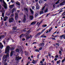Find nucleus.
I'll use <instances>...</instances> for the list:
<instances>
[{
  "label": "nucleus",
  "mask_w": 65,
  "mask_h": 65,
  "mask_svg": "<svg viewBox=\"0 0 65 65\" xmlns=\"http://www.w3.org/2000/svg\"><path fill=\"white\" fill-rule=\"evenodd\" d=\"M29 19L30 20H32L33 19V16L30 15L29 16Z\"/></svg>",
  "instance_id": "nucleus-14"
},
{
  "label": "nucleus",
  "mask_w": 65,
  "mask_h": 65,
  "mask_svg": "<svg viewBox=\"0 0 65 65\" xmlns=\"http://www.w3.org/2000/svg\"><path fill=\"white\" fill-rule=\"evenodd\" d=\"M15 3L17 6L20 8V3L18 1H17L15 2Z\"/></svg>",
  "instance_id": "nucleus-7"
},
{
  "label": "nucleus",
  "mask_w": 65,
  "mask_h": 65,
  "mask_svg": "<svg viewBox=\"0 0 65 65\" xmlns=\"http://www.w3.org/2000/svg\"><path fill=\"white\" fill-rule=\"evenodd\" d=\"M34 8H35V7H34V6H32V9H34Z\"/></svg>",
  "instance_id": "nucleus-52"
},
{
  "label": "nucleus",
  "mask_w": 65,
  "mask_h": 65,
  "mask_svg": "<svg viewBox=\"0 0 65 65\" xmlns=\"http://www.w3.org/2000/svg\"><path fill=\"white\" fill-rule=\"evenodd\" d=\"M18 13H16L15 17V20H17V19H18Z\"/></svg>",
  "instance_id": "nucleus-12"
},
{
  "label": "nucleus",
  "mask_w": 65,
  "mask_h": 65,
  "mask_svg": "<svg viewBox=\"0 0 65 65\" xmlns=\"http://www.w3.org/2000/svg\"><path fill=\"white\" fill-rule=\"evenodd\" d=\"M14 48H15L14 47H12L10 48L11 50V51H13V50Z\"/></svg>",
  "instance_id": "nucleus-26"
},
{
  "label": "nucleus",
  "mask_w": 65,
  "mask_h": 65,
  "mask_svg": "<svg viewBox=\"0 0 65 65\" xmlns=\"http://www.w3.org/2000/svg\"><path fill=\"white\" fill-rule=\"evenodd\" d=\"M4 65H7V63H5Z\"/></svg>",
  "instance_id": "nucleus-64"
},
{
  "label": "nucleus",
  "mask_w": 65,
  "mask_h": 65,
  "mask_svg": "<svg viewBox=\"0 0 65 65\" xmlns=\"http://www.w3.org/2000/svg\"><path fill=\"white\" fill-rule=\"evenodd\" d=\"M16 10V8H13L12 11V13H13V12L14 11H15Z\"/></svg>",
  "instance_id": "nucleus-16"
},
{
  "label": "nucleus",
  "mask_w": 65,
  "mask_h": 65,
  "mask_svg": "<svg viewBox=\"0 0 65 65\" xmlns=\"http://www.w3.org/2000/svg\"><path fill=\"white\" fill-rule=\"evenodd\" d=\"M5 36L4 35H2L0 36V39H1V38H4Z\"/></svg>",
  "instance_id": "nucleus-23"
},
{
  "label": "nucleus",
  "mask_w": 65,
  "mask_h": 65,
  "mask_svg": "<svg viewBox=\"0 0 65 65\" xmlns=\"http://www.w3.org/2000/svg\"><path fill=\"white\" fill-rule=\"evenodd\" d=\"M11 1L12 2V3H13V2H14V1H12V0H11Z\"/></svg>",
  "instance_id": "nucleus-55"
},
{
  "label": "nucleus",
  "mask_w": 65,
  "mask_h": 65,
  "mask_svg": "<svg viewBox=\"0 0 65 65\" xmlns=\"http://www.w3.org/2000/svg\"><path fill=\"white\" fill-rule=\"evenodd\" d=\"M47 65H52V64H51V63H49L48 64H47Z\"/></svg>",
  "instance_id": "nucleus-60"
},
{
  "label": "nucleus",
  "mask_w": 65,
  "mask_h": 65,
  "mask_svg": "<svg viewBox=\"0 0 65 65\" xmlns=\"http://www.w3.org/2000/svg\"><path fill=\"white\" fill-rule=\"evenodd\" d=\"M40 63H41V64H42V63H43V61H42L41 60L40 62Z\"/></svg>",
  "instance_id": "nucleus-57"
},
{
  "label": "nucleus",
  "mask_w": 65,
  "mask_h": 65,
  "mask_svg": "<svg viewBox=\"0 0 65 65\" xmlns=\"http://www.w3.org/2000/svg\"><path fill=\"white\" fill-rule=\"evenodd\" d=\"M46 37V36H44V35H42L40 36L41 38V37L44 38V37Z\"/></svg>",
  "instance_id": "nucleus-25"
},
{
  "label": "nucleus",
  "mask_w": 65,
  "mask_h": 65,
  "mask_svg": "<svg viewBox=\"0 0 65 65\" xmlns=\"http://www.w3.org/2000/svg\"><path fill=\"white\" fill-rule=\"evenodd\" d=\"M3 3L4 4V7L5 9H6L7 8V6L6 3L4 2V1H3Z\"/></svg>",
  "instance_id": "nucleus-5"
},
{
  "label": "nucleus",
  "mask_w": 65,
  "mask_h": 65,
  "mask_svg": "<svg viewBox=\"0 0 65 65\" xmlns=\"http://www.w3.org/2000/svg\"><path fill=\"white\" fill-rule=\"evenodd\" d=\"M30 37H27V38H26V39H29V38H30Z\"/></svg>",
  "instance_id": "nucleus-59"
},
{
  "label": "nucleus",
  "mask_w": 65,
  "mask_h": 65,
  "mask_svg": "<svg viewBox=\"0 0 65 65\" xmlns=\"http://www.w3.org/2000/svg\"><path fill=\"white\" fill-rule=\"evenodd\" d=\"M44 8H45V6H44L42 9V11H40V14H41L43 13V10L44 9Z\"/></svg>",
  "instance_id": "nucleus-9"
},
{
  "label": "nucleus",
  "mask_w": 65,
  "mask_h": 65,
  "mask_svg": "<svg viewBox=\"0 0 65 65\" xmlns=\"http://www.w3.org/2000/svg\"><path fill=\"white\" fill-rule=\"evenodd\" d=\"M12 28V30H13V31H14V30H17V27H13Z\"/></svg>",
  "instance_id": "nucleus-17"
},
{
  "label": "nucleus",
  "mask_w": 65,
  "mask_h": 65,
  "mask_svg": "<svg viewBox=\"0 0 65 65\" xmlns=\"http://www.w3.org/2000/svg\"><path fill=\"white\" fill-rule=\"evenodd\" d=\"M24 10L25 11H27V12H28V9L27 8H24Z\"/></svg>",
  "instance_id": "nucleus-30"
},
{
  "label": "nucleus",
  "mask_w": 65,
  "mask_h": 65,
  "mask_svg": "<svg viewBox=\"0 0 65 65\" xmlns=\"http://www.w3.org/2000/svg\"><path fill=\"white\" fill-rule=\"evenodd\" d=\"M25 38H23L22 39V41H24V40H25Z\"/></svg>",
  "instance_id": "nucleus-61"
},
{
  "label": "nucleus",
  "mask_w": 65,
  "mask_h": 65,
  "mask_svg": "<svg viewBox=\"0 0 65 65\" xmlns=\"http://www.w3.org/2000/svg\"><path fill=\"white\" fill-rule=\"evenodd\" d=\"M60 50L61 51H63V48L62 47H60Z\"/></svg>",
  "instance_id": "nucleus-49"
},
{
  "label": "nucleus",
  "mask_w": 65,
  "mask_h": 65,
  "mask_svg": "<svg viewBox=\"0 0 65 65\" xmlns=\"http://www.w3.org/2000/svg\"><path fill=\"white\" fill-rule=\"evenodd\" d=\"M17 31H18L17 30L14 31H13V32L14 33H15V34H16V32H17Z\"/></svg>",
  "instance_id": "nucleus-47"
},
{
  "label": "nucleus",
  "mask_w": 65,
  "mask_h": 65,
  "mask_svg": "<svg viewBox=\"0 0 65 65\" xmlns=\"http://www.w3.org/2000/svg\"><path fill=\"white\" fill-rule=\"evenodd\" d=\"M14 17V14H13L11 15L10 16V17L11 18H13Z\"/></svg>",
  "instance_id": "nucleus-24"
},
{
  "label": "nucleus",
  "mask_w": 65,
  "mask_h": 65,
  "mask_svg": "<svg viewBox=\"0 0 65 65\" xmlns=\"http://www.w3.org/2000/svg\"><path fill=\"white\" fill-rule=\"evenodd\" d=\"M1 12H2V17L4 18V13H5V10H4L3 8H2V10H1Z\"/></svg>",
  "instance_id": "nucleus-3"
},
{
  "label": "nucleus",
  "mask_w": 65,
  "mask_h": 65,
  "mask_svg": "<svg viewBox=\"0 0 65 65\" xmlns=\"http://www.w3.org/2000/svg\"><path fill=\"white\" fill-rule=\"evenodd\" d=\"M4 46L2 44V43H1L0 42V48H2Z\"/></svg>",
  "instance_id": "nucleus-13"
},
{
  "label": "nucleus",
  "mask_w": 65,
  "mask_h": 65,
  "mask_svg": "<svg viewBox=\"0 0 65 65\" xmlns=\"http://www.w3.org/2000/svg\"><path fill=\"white\" fill-rule=\"evenodd\" d=\"M65 3V1H63L61 3L59 4V5L61 6H63V5H64Z\"/></svg>",
  "instance_id": "nucleus-10"
},
{
  "label": "nucleus",
  "mask_w": 65,
  "mask_h": 65,
  "mask_svg": "<svg viewBox=\"0 0 65 65\" xmlns=\"http://www.w3.org/2000/svg\"><path fill=\"white\" fill-rule=\"evenodd\" d=\"M35 52H39V50L37 49H36L35 50Z\"/></svg>",
  "instance_id": "nucleus-43"
},
{
  "label": "nucleus",
  "mask_w": 65,
  "mask_h": 65,
  "mask_svg": "<svg viewBox=\"0 0 65 65\" xmlns=\"http://www.w3.org/2000/svg\"><path fill=\"white\" fill-rule=\"evenodd\" d=\"M45 29H43V30H42L41 31V33H43V32H44V31H45Z\"/></svg>",
  "instance_id": "nucleus-38"
},
{
  "label": "nucleus",
  "mask_w": 65,
  "mask_h": 65,
  "mask_svg": "<svg viewBox=\"0 0 65 65\" xmlns=\"http://www.w3.org/2000/svg\"><path fill=\"white\" fill-rule=\"evenodd\" d=\"M36 24V22H33L31 23V25H35Z\"/></svg>",
  "instance_id": "nucleus-20"
},
{
  "label": "nucleus",
  "mask_w": 65,
  "mask_h": 65,
  "mask_svg": "<svg viewBox=\"0 0 65 65\" xmlns=\"http://www.w3.org/2000/svg\"><path fill=\"white\" fill-rule=\"evenodd\" d=\"M52 29H53V28L51 27L48 30L49 33H50V32L51 31V30H52Z\"/></svg>",
  "instance_id": "nucleus-18"
},
{
  "label": "nucleus",
  "mask_w": 65,
  "mask_h": 65,
  "mask_svg": "<svg viewBox=\"0 0 65 65\" xmlns=\"http://www.w3.org/2000/svg\"><path fill=\"white\" fill-rule=\"evenodd\" d=\"M56 45H57V46H59V44L58 43H56Z\"/></svg>",
  "instance_id": "nucleus-48"
},
{
  "label": "nucleus",
  "mask_w": 65,
  "mask_h": 65,
  "mask_svg": "<svg viewBox=\"0 0 65 65\" xmlns=\"http://www.w3.org/2000/svg\"><path fill=\"white\" fill-rule=\"evenodd\" d=\"M35 17L36 18V17H37V16H38V13H36L35 14Z\"/></svg>",
  "instance_id": "nucleus-33"
},
{
  "label": "nucleus",
  "mask_w": 65,
  "mask_h": 65,
  "mask_svg": "<svg viewBox=\"0 0 65 65\" xmlns=\"http://www.w3.org/2000/svg\"><path fill=\"white\" fill-rule=\"evenodd\" d=\"M62 9H63V8H61V9H60L59 10H60L61 11L60 12H59V13H60V12H62V11H61V10H62Z\"/></svg>",
  "instance_id": "nucleus-42"
},
{
  "label": "nucleus",
  "mask_w": 65,
  "mask_h": 65,
  "mask_svg": "<svg viewBox=\"0 0 65 65\" xmlns=\"http://www.w3.org/2000/svg\"><path fill=\"white\" fill-rule=\"evenodd\" d=\"M14 21V19L13 18H11L9 19V22L10 23H12Z\"/></svg>",
  "instance_id": "nucleus-4"
},
{
  "label": "nucleus",
  "mask_w": 65,
  "mask_h": 65,
  "mask_svg": "<svg viewBox=\"0 0 65 65\" xmlns=\"http://www.w3.org/2000/svg\"><path fill=\"white\" fill-rule=\"evenodd\" d=\"M42 47H41L39 48V50H42Z\"/></svg>",
  "instance_id": "nucleus-58"
},
{
  "label": "nucleus",
  "mask_w": 65,
  "mask_h": 65,
  "mask_svg": "<svg viewBox=\"0 0 65 65\" xmlns=\"http://www.w3.org/2000/svg\"><path fill=\"white\" fill-rule=\"evenodd\" d=\"M10 48V47L9 46H8L6 48V49L5 50V54H7L9 53V49Z\"/></svg>",
  "instance_id": "nucleus-2"
},
{
  "label": "nucleus",
  "mask_w": 65,
  "mask_h": 65,
  "mask_svg": "<svg viewBox=\"0 0 65 65\" xmlns=\"http://www.w3.org/2000/svg\"><path fill=\"white\" fill-rule=\"evenodd\" d=\"M9 59V54L7 53V55H4L3 58V63L4 64L6 61V59L7 58Z\"/></svg>",
  "instance_id": "nucleus-1"
},
{
  "label": "nucleus",
  "mask_w": 65,
  "mask_h": 65,
  "mask_svg": "<svg viewBox=\"0 0 65 65\" xmlns=\"http://www.w3.org/2000/svg\"><path fill=\"white\" fill-rule=\"evenodd\" d=\"M25 55H28V52H25Z\"/></svg>",
  "instance_id": "nucleus-45"
},
{
  "label": "nucleus",
  "mask_w": 65,
  "mask_h": 65,
  "mask_svg": "<svg viewBox=\"0 0 65 65\" xmlns=\"http://www.w3.org/2000/svg\"><path fill=\"white\" fill-rule=\"evenodd\" d=\"M13 52H14V51H12L11 52L10 54V56H12V55H13Z\"/></svg>",
  "instance_id": "nucleus-19"
},
{
  "label": "nucleus",
  "mask_w": 65,
  "mask_h": 65,
  "mask_svg": "<svg viewBox=\"0 0 65 65\" xmlns=\"http://www.w3.org/2000/svg\"><path fill=\"white\" fill-rule=\"evenodd\" d=\"M26 20L27 19H26V18H24L23 20V23H25V22Z\"/></svg>",
  "instance_id": "nucleus-15"
},
{
  "label": "nucleus",
  "mask_w": 65,
  "mask_h": 65,
  "mask_svg": "<svg viewBox=\"0 0 65 65\" xmlns=\"http://www.w3.org/2000/svg\"><path fill=\"white\" fill-rule=\"evenodd\" d=\"M20 51L22 54H23V50H21Z\"/></svg>",
  "instance_id": "nucleus-41"
},
{
  "label": "nucleus",
  "mask_w": 65,
  "mask_h": 65,
  "mask_svg": "<svg viewBox=\"0 0 65 65\" xmlns=\"http://www.w3.org/2000/svg\"><path fill=\"white\" fill-rule=\"evenodd\" d=\"M8 19V17L7 16H5L4 18V21H6Z\"/></svg>",
  "instance_id": "nucleus-11"
},
{
  "label": "nucleus",
  "mask_w": 65,
  "mask_h": 65,
  "mask_svg": "<svg viewBox=\"0 0 65 65\" xmlns=\"http://www.w3.org/2000/svg\"><path fill=\"white\" fill-rule=\"evenodd\" d=\"M23 36V34L21 35L20 37V38H21V37H22Z\"/></svg>",
  "instance_id": "nucleus-40"
},
{
  "label": "nucleus",
  "mask_w": 65,
  "mask_h": 65,
  "mask_svg": "<svg viewBox=\"0 0 65 65\" xmlns=\"http://www.w3.org/2000/svg\"><path fill=\"white\" fill-rule=\"evenodd\" d=\"M59 55H56V56H55V58H58V57H59Z\"/></svg>",
  "instance_id": "nucleus-51"
},
{
  "label": "nucleus",
  "mask_w": 65,
  "mask_h": 65,
  "mask_svg": "<svg viewBox=\"0 0 65 65\" xmlns=\"http://www.w3.org/2000/svg\"><path fill=\"white\" fill-rule=\"evenodd\" d=\"M30 30H28L27 32V33L28 34H29V33H30Z\"/></svg>",
  "instance_id": "nucleus-54"
},
{
  "label": "nucleus",
  "mask_w": 65,
  "mask_h": 65,
  "mask_svg": "<svg viewBox=\"0 0 65 65\" xmlns=\"http://www.w3.org/2000/svg\"><path fill=\"white\" fill-rule=\"evenodd\" d=\"M41 34V32H39V33H38V35H39H39H40Z\"/></svg>",
  "instance_id": "nucleus-46"
},
{
  "label": "nucleus",
  "mask_w": 65,
  "mask_h": 65,
  "mask_svg": "<svg viewBox=\"0 0 65 65\" xmlns=\"http://www.w3.org/2000/svg\"><path fill=\"white\" fill-rule=\"evenodd\" d=\"M41 45L42 46H43L44 45V43H41Z\"/></svg>",
  "instance_id": "nucleus-35"
},
{
  "label": "nucleus",
  "mask_w": 65,
  "mask_h": 65,
  "mask_svg": "<svg viewBox=\"0 0 65 65\" xmlns=\"http://www.w3.org/2000/svg\"><path fill=\"white\" fill-rule=\"evenodd\" d=\"M32 63H33V64H35V62L32 61Z\"/></svg>",
  "instance_id": "nucleus-63"
},
{
  "label": "nucleus",
  "mask_w": 65,
  "mask_h": 65,
  "mask_svg": "<svg viewBox=\"0 0 65 65\" xmlns=\"http://www.w3.org/2000/svg\"><path fill=\"white\" fill-rule=\"evenodd\" d=\"M51 62L52 63H53L52 65H54V61L53 60H52L51 61Z\"/></svg>",
  "instance_id": "nucleus-36"
},
{
  "label": "nucleus",
  "mask_w": 65,
  "mask_h": 65,
  "mask_svg": "<svg viewBox=\"0 0 65 65\" xmlns=\"http://www.w3.org/2000/svg\"><path fill=\"white\" fill-rule=\"evenodd\" d=\"M30 10L31 13H32V14H33V13H34V12H33V10H32L31 9H30Z\"/></svg>",
  "instance_id": "nucleus-22"
},
{
  "label": "nucleus",
  "mask_w": 65,
  "mask_h": 65,
  "mask_svg": "<svg viewBox=\"0 0 65 65\" xmlns=\"http://www.w3.org/2000/svg\"><path fill=\"white\" fill-rule=\"evenodd\" d=\"M59 53L60 55L61 56L62 55V52L61 51H59Z\"/></svg>",
  "instance_id": "nucleus-37"
},
{
  "label": "nucleus",
  "mask_w": 65,
  "mask_h": 65,
  "mask_svg": "<svg viewBox=\"0 0 65 65\" xmlns=\"http://www.w3.org/2000/svg\"><path fill=\"white\" fill-rule=\"evenodd\" d=\"M22 58L21 57H20V56H16L15 60L16 61H19L20 59H21Z\"/></svg>",
  "instance_id": "nucleus-6"
},
{
  "label": "nucleus",
  "mask_w": 65,
  "mask_h": 65,
  "mask_svg": "<svg viewBox=\"0 0 65 65\" xmlns=\"http://www.w3.org/2000/svg\"><path fill=\"white\" fill-rule=\"evenodd\" d=\"M14 5H11L9 6V7L10 8H12L13 7V6H14Z\"/></svg>",
  "instance_id": "nucleus-21"
},
{
  "label": "nucleus",
  "mask_w": 65,
  "mask_h": 65,
  "mask_svg": "<svg viewBox=\"0 0 65 65\" xmlns=\"http://www.w3.org/2000/svg\"><path fill=\"white\" fill-rule=\"evenodd\" d=\"M44 12H47V9H45L44 10Z\"/></svg>",
  "instance_id": "nucleus-39"
},
{
  "label": "nucleus",
  "mask_w": 65,
  "mask_h": 65,
  "mask_svg": "<svg viewBox=\"0 0 65 65\" xmlns=\"http://www.w3.org/2000/svg\"><path fill=\"white\" fill-rule=\"evenodd\" d=\"M38 34H37L35 35V37H38Z\"/></svg>",
  "instance_id": "nucleus-62"
},
{
  "label": "nucleus",
  "mask_w": 65,
  "mask_h": 65,
  "mask_svg": "<svg viewBox=\"0 0 65 65\" xmlns=\"http://www.w3.org/2000/svg\"><path fill=\"white\" fill-rule=\"evenodd\" d=\"M56 5L55 4H54L53 5V8H55V5Z\"/></svg>",
  "instance_id": "nucleus-50"
},
{
  "label": "nucleus",
  "mask_w": 65,
  "mask_h": 65,
  "mask_svg": "<svg viewBox=\"0 0 65 65\" xmlns=\"http://www.w3.org/2000/svg\"><path fill=\"white\" fill-rule=\"evenodd\" d=\"M46 26H47V25L46 24H44L42 25V27H43L44 28L46 27Z\"/></svg>",
  "instance_id": "nucleus-27"
},
{
  "label": "nucleus",
  "mask_w": 65,
  "mask_h": 65,
  "mask_svg": "<svg viewBox=\"0 0 65 65\" xmlns=\"http://www.w3.org/2000/svg\"><path fill=\"white\" fill-rule=\"evenodd\" d=\"M36 8L37 9H39V8H40V7H39V6L38 5H37V6Z\"/></svg>",
  "instance_id": "nucleus-29"
},
{
  "label": "nucleus",
  "mask_w": 65,
  "mask_h": 65,
  "mask_svg": "<svg viewBox=\"0 0 65 65\" xmlns=\"http://www.w3.org/2000/svg\"><path fill=\"white\" fill-rule=\"evenodd\" d=\"M60 38L61 39H62L63 37V38H64V39H65V35H64V34L62 35L61 36H60Z\"/></svg>",
  "instance_id": "nucleus-8"
},
{
  "label": "nucleus",
  "mask_w": 65,
  "mask_h": 65,
  "mask_svg": "<svg viewBox=\"0 0 65 65\" xmlns=\"http://www.w3.org/2000/svg\"><path fill=\"white\" fill-rule=\"evenodd\" d=\"M65 60V57L64 58V59L62 60L61 62L63 63Z\"/></svg>",
  "instance_id": "nucleus-31"
},
{
  "label": "nucleus",
  "mask_w": 65,
  "mask_h": 65,
  "mask_svg": "<svg viewBox=\"0 0 65 65\" xmlns=\"http://www.w3.org/2000/svg\"><path fill=\"white\" fill-rule=\"evenodd\" d=\"M51 39H53V40H56V38H54L53 37L51 38Z\"/></svg>",
  "instance_id": "nucleus-44"
},
{
  "label": "nucleus",
  "mask_w": 65,
  "mask_h": 65,
  "mask_svg": "<svg viewBox=\"0 0 65 65\" xmlns=\"http://www.w3.org/2000/svg\"><path fill=\"white\" fill-rule=\"evenodd\" d=\"M16 52H18V53H20V50L18 49H17L16 50Z\"/></svg>",
  "instance_id": "nucleus-28"
},
{
  "label": "nucleus",
  "mask_w": 65,
  "mask_h": 65,
  "mask_svg": "<svg viewBox=\"0 0 65 65\" xmlns=\"http://www.w3.org/2000/svg\"><path fill=\"white\" fill-rule=\"evenodd\" d=\"M30 38H32V35H29V37Z\"/></svg>",
  "instance_id": "nucleus-56"
},
{
  "label": "nucleus",
  "mask_w": 65,
  "mask_h": 65,
  "mask_svg": "<svg viewBox=\"0 0 65 65\" xmlns=\"http://www.w3.org/2000/svg\"><path fill=\"white\" fill-rule=\"evenodd\" d=\"M23 32H27V30H25V29H23Z\"/></svg>",
  "instance_id": "nucleus-53"
},
{
  "label": "nucleus",
  "mask_w": 65,
  "mask_h": 65,
  "mask_svg": "<svg viewBox=\"0 0 65 65\" xmlns=\"http://www.w3.org/2000/svg\"><path fill=\"white\" fill-rule=\"evenodd\" d=\"M60 62H61V60H59L58 61H57V63L58 64L59 63H60Z\"/></svg>",
  "instance_id": "nucleus-32"
},
{
  "label": "nucleus",
  "mask_w": 65,
  "mask_h": 65,
  "mask_svg": "<svg viewBox=\"0 0 65 65\" xmlns=\"http://www.w3.org/2000/svg\"><path fill=\"white\" fill-rule=\"evenodd\" d=\"M60 1V0H59L57 2H56L55 3V4H58L59 3Z\"/></svg>",
  "instance_id": "nucleus-34"
}]
</instances>
